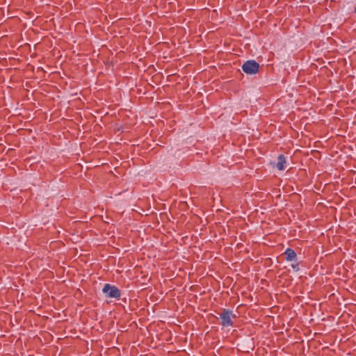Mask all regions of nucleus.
I'll return each mask as SVG.
<instances>
[{"label": "nucleus", "instance_id": "nucleus-7", "mask_svg": "<svg viewBox=\"0 0 356 356\" xmlns=\"http://www.w3.org/2000/svg\"><path fill=\"white\" fill-rule=\"evenodd\" d=\"M354 12L356 13V6L355 7Z\"/></svg>", "mask_w": 356, "mask_h": 356}, {"label": "nucleus", "instance_id": "nucleus-3", "mask_svg": "<svg viewBox=\"0 0 356 356\" xmlns=\"http://www.w3.org/2000/svg\"><path fill=\"white\" fill-rule=\"evenodd\" d=\"M259 64L254 60H248L242 65L243 71L248 74H255L258 72Z\"/></svg>", "mask_w": 356, "mask_h": 356}, {"label": "nucleus", "instance_id": "nucleus-6", "mask_svg": "<svg viewBox=\"0 0 356 356\" xmlns=\"http://www.w3.org/2000/svg\"><path fill=\"white\" fill-rule=\"evenodd\" d=\"M293 263L291 264V266L292 268V269L293 270V271L295 272H298L300 270V268H299V262L297 261V259H296V261H293Z\"/></svg>", "mask_w": 356, "mask_h": 356}, {"label": "nucleus", "instance_id": "nucleus-1", "mask_svg": "<svg viewBox=\"0 0 356 356\" xmlns=\"http://www.w3.org/2000/svg\"><path fill=\"white\" fill-rule=\"evenodd\" d=\"M236 316L233 312L229 309H223L222 312L220 314V318L221 320V325L222 327H230L234 325L232 318H236Z\"/></svg>", "mask_w": 356, "mask_h": 356}, {"label": "nucleus", "instance_id": "nucleus-2", "mask_svg": "<svg viewBox=\"0 0 356 356\" xmlns=\"http://www.w3.org/2000/svg\"><path fill=\"white\" fill-rule=\"evenodd\" d=\"M102 291L107 298H115L118 300L121 296L120 290L117 286L110 284H106L102 289Z\"/></svg>", "mask_w": 356, "mask_h": 356}, {"label": "nucleus", "instance_id": "nucleus-4", "mask_svg": "<svg viewBox=\"0 0 356 356\" xmlns=\"http://www.w3.org/2000/svg\"><path fill=\"white\" fill-rule=\"evenodd\" d=\"M284 254L286 255V260L287 261H296L297 254L293 249L290 248H286Z\"/></svg>", "mask_w": 356, "mask_h": 356}, {"label": "nucleus", "instance_id": "nucleus-5", "mask_svg": "<svg viewBox=\"0 0 356 356\" xmlns=\"http://www.w3.org/2000/svg\"><path fill=\"white\" fill-rule=\"evenodd\" d=\"M286 157L284 154H280L277 157V162L276 163V167L279 170H283L285 168L286 165Z\"/></svg>", "mask_w": 356, "mask_h": 356}]
</instances>
